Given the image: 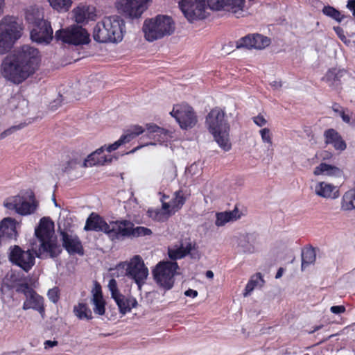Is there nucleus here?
Listing matches in <instances>:
<instances>
[{
	"label": "nucleus",
	"instance_id": "864d4df0",
	"mask_svg": "<svg viewBox=\"0 0 355 355\" xmlns=\"http://www.w3.org/2000/svg\"><path fill=\"white\" fill-rule=\"evenodd\" d=\"M347 8L352 12V15L355 17V0H349Z\"/></svg>",
	"mask_w": 355,
	"mask_h": 355
},
{
	"label": "nucleus",
	"instance_id": "6e6552de",
	"mask_svg": "<svg viewBox=\"0 0 355 355\" xmlns=\"http://www.w3.org/2000/svg\"><path fill=\"white\" fill-rule=\"evenodd\" d=\"M178 268L175 261L159 262L153 271L154 279L161 287L170 290L174 285V276Z\"/></svg>",
	"mask_w": 355,
	"mask_h": 355
},
{
	"label": "nucleus",
	"instance_id": "c03bdc74",
	"mask_svg": "<svg viewBox=\"0 0 355 355\" xmlns=\"http://www.w3.org/2000/svg\"><path fill=\"white\" fill-rule=\"evenodd\" d=\"M80 165L82 166L81 161L79 158H72L66 162L62 168V171L66 173H70Z\"/></svg>",
	"mask_w": 355,
	"mask_h": 355
},
{
	"label": "nucleus",
	"instance_id": "a211bd4d",
	"mask_svg": "<svg viewBox=\"0 0 355 355\" xmlns=\"http://www.w3.org/2000/svg\"><path fill=\"white\" fill-rule=\"evenodd\" d=\"M108 287L111 292L112 297L114 300L119 306L120 313L125 314L130 312L132 308L137 306V301L133 297L125 298L119 291L116 281L111 279L108 283Z\"/></svg>",
	"mask_w": 355,
	"mask_h": 355
},
{
	"label": "nucleus",
	"instance_id": "4c0bfd02",
	"mask_svg": "<svg viewBox=\"0 0 355 355\" xmlns=\"http://www.w3.org/2000/svg\"><path fill=\"white\" fill-rule=\"evenodd\" d=\"M50 6L59 12H67L72 5V0H47Z\"/></svg>",
	"mask_w": 355,
	"mask_h": 355
},
{
	"label": "nucleus",
	"instance_id": "58836bf2",
	"mask_svg": "<svg viewBox=\"0 0 355 355\" xmlns=\"http://www.w3.org/2000/svg\"><path fill=\"white\" fill-rule=\"evenodd\" d=\"M146 129L139 125H134L126 131L125 135H123V139L126 143L130 142L137 136L143 134Z\"/></svg>",
	"mask_w": 355,
	"mask_h": 355
},
{
	"label": "nucleus",
	"instance_id": "09e8293b",
	"mask_svg": "<svg viewBox=\"0 0 355 355\" xmlns=\"http://www.w3.org/2000/svg\"><path fill=\"white\" fill-rule=\"evenodd\" d=\"M126 144L125 141L123 139L122 135L114 143L112 144H110L107 146H105V150H106L107 152H112L118 149L121 145Z\"/></svg>",
	"mask_w": 355,
	"mask_h": 355
},
{
	"label": "nucleus",
	"instance_id": "6ab92c4d",
	"mask_svg": "<svg viewBox=\"0 0 355 355\" xmlns=\"http://www.w3.org/2000/svg\"><path fill=\"white\" fill-rule=\"evenodd\" d=\"M270 44V39L259 33L248 34L235 42L236 49H263Z\"/></svg>",
	"mask_w": 355,
	"mask_h": 355
},
{
	"label": "nucleus",
	"instance_id": "393cba45",
	"mask_svg": "<svg viewBox=\"0 0 355 355\" xmlns=\"http://www.w3.org/2000/svg\"><path fill=\"white\" fill-rule=\"evenodd\" d=\"M84 230L106 234L108 231V223L99 214L92 212L86 220Z\"/></svg>",
	"mask_w": 355,
	"mask_h": 355
},
{
	"label": "nucleus",
	"instance_id": "de8ad7c7",
	"mask_svg": "<svg viewBox=\"0 0 355 355\" xmlns=\"http://www.w3.org/2000/svg\"><path fill=\"white\" fill-rule=\"evenodd\" d=\"M126 144L125 141L123 139L122 135L114 143L112 144H110L107 146H105V150H106L107 152H112L118 149L121 145Z\"/></svg>",
	"mask_w": 355,
	"mask_h": 355
},
{
	"label": "nucleus",
	"instance_id": "37998d69",
	"mask_svg": "<svg viewBox=\"0 0 355 355\" xmlns=\"http://www.w3.org/2000/svg\"><path fill=\"white\" fill-rule=\"evenodd\" d=\"M152 233L153 232L148 227L143 226L134 227V226H131L130 236L140 237L144 236H150L152 234Z\"/></svg>",
	"mask_w": 355,
	"mask_h": 355
},
{
	"label": "nucleus",
	"instance_id": "052dcab7",
	"mask_svg": "<svg viewBox=\"0 0 355 355\" xmlns=\"http://www.w3.org/2000/svg\"><path fill=\"white\" fill-rule=\"evenodd\" d=\"M340 108H341L340 105L337 103H334L333 105H332V110L334 112H336V113H339L340 114V112L341 111L340 110Z\"/></svg>",
	"mask_w": 355,
	"mask_h": 355
},
{
	"label": "nucleus",
	"instance_id": "7c9ffc66",
	"mask_svg": "<svg viewBox=\"0 0 355 355\" xmlns=\"http://www.w3.org/2000/svg\"><path fill=\"white\" fill-rule=\"evenodd\" d=\"M94 305V311L96 314L103 315L105 313V301L103 299L101 286L97 282L96 283L93 297L92 299Z\"/></svg>",
	"mask_w": 355,
	"mask_h": 355
},
{
	"label": "nucleus",
	"instance_id": "412c9836",
	"mask_svg": "<svg viewBox=\"0 0 355 355\" xmlns=\"http://www.w3.org/2000/svg\"><path fill=\"white\" fill-rule=\"evenodd\" d=\"M17 235L15 219L5 218L0 222V246L12 239L16 240Z\"/></svg>",
	"mask_w": 355,
	"mask_h": 355
},
{
	"label": "nucleus",
	"instance_id": "f704fd0d",
	"mask_svg": "<svg viewBox=\"0 0 355 355\" xmlns=\"http://www.w3.org/2000/svg\"><path fill=\"white\" fill-rule=\"evenodd\" d=\"M345 73V71L343 69L331 68L327 71L322 80L331 87L338 86L340 84L341 78L344 76Z\"/></svg>",
	"mask_w": 355,
	"mask_h": 355
},
{
	"label": "nucleus",
	"instance_id": "ddd939ff",
	"mask_svg": "<svg viewBox=\"0 0 355 355\" xmlns=\"http://www.w3.org/2000/svg\"><path fill=\"white\" fill-rule=\"evenodd\" d=\"M146 133L141 138V139H147L143 144L130 150V153H133L144 146L149 145H156L167 142L170 135L169 132L154 123H147L146 125Z\"/></svg>",
	"mask_w": 355,
	"mask_h": 355
},
{
	"label": "nucleus",
	"instance_id": "5701e85b",
	"mask_svg": "<svg viewBox=\"0 0 355 355\" xmlns=\"http://www.w3.org/2000/svg\"><path fill=\"white\" fill-rule=\"evenodd\" d=\"M105 148V145L87 155L82 163V167L87 168L94 166H103L111 163L112 161V157L103 155Z\"/></svg>",
	"mask_w": 355,
	"mask_h": 355
},
{
	"label": "nucleus",
	"instance_id": "bf43d9fd",
	"mask_svg": "<svg viewBox=\"0 0 355 355\" xmlns=\"http://www.w3.org/2000/svg\"><path fill=\"white\" fill-rule=\"evenodd\" d=\"M17 128H18L17 127L14 126V127H12V128H10V129H8V130H5L4 132H3L1 134L0 137H1V139L4 138L5 137H6V136H8V135H10V134L12 132V130H16V129H17Z\"/></svg>",
	"mask_w": 355,
	"mask_h": 355
},
{
	"label": "nucleus",
	"instance_id": "423d86ee",
	"mask_svg": "<svg viewBox=\"0 0 355 355\" xmlns=\"http://www.w3.org/2000/svg\"><path fill=\"white\" fill-rule=\"evenodd\" d=\"M26 18L33 27L31 31V38L37 43H49L53 39V31L51 23L42 17H34L32 14L27 13Z\"/></svg>",
	"mask_w": 355,
	"mask_h": 355
},
{
	"label": "nucleus",
	"instance_id": "cd10ccee",
	"mask_svg": "<svg viewBox=\"0 0 355 355\" xmlns=\"http://www.w3.org/2000/svg\"><path fill=\"white\" fill-rule=\"evenodd\" d=\"M197 248L198 247L195 242H189L185 246L182 244L176 249H169L168 254L170 259L174 261L182 259L189 254L191 258H196L195 254L192 251L197 250Z\"/></svg>",
	"mask_w": 355,
	"mask_h": 355
},
{
	"label": "nucleus",
	"instance_id": "8fccbe9b",
	"mask_svg": "<svg viewBox=\"0 0 355 355\" xmlns=\"http://www.w3.org/2000/svg\"><path fill=\"white\" fill-rule=\"evenodd\" d=\"M253 122L259 127H263L267 123L266 119L261 114H259L252 118Z\"/></svg>",
	"mask_w": 355,
	"mask_h": 355
},
{
	"label": "nucleus",
	"instance_id": "680f3d73",
	"mask_svg": "<svg viewBox=\"0 0 355 355\" xmlns=\"http://www.w3.org/2000/svg\"><path fill=\"white\" fill-rule=\"evenodd\" d=\"M283 272H284V269L282 268H279V270H277V272L276 273L275 277L277 279L280 278L282 276Z\"/></svg>",
	"mask_w": 355,
	"mask_h": 355
},
{
	"label": "nucleus",
	"instance_id": "aec40b11",
	"mask_svg": "<svg viewBox=\"0 0 355 355\" xmlns=\"http://www.w3.org/2000/svg\"><path fill=\"white\" fill-rule=\"evenodd\" d=\"M131 226L134 224L128 220L111 221L106 234L112 240L130 237Z\"/></svg>",
	"mask_w": 355,
	"mask_h": 355
},
{
	"label": "nucleus",
	"instance_id": "a878e982",
	"mask_svg": "<svg viewBox=\"0 0 355 355\" xmlns=\"http://www.w3.org/2000/svg\"><path fill=\"white\" fill-rule=\"evenodd\" d=\"M324 137L325 144L332 145L336 150L343 151L347 148V144L341 135L334 128L326 130Z\"/></svg>",
	"mask_w": 355,
	"mask_h": 355
},
{
	"label": "nucleus",
	"instance_id": "e433bc0d",
	"mask_svg": "<svg viewBox=\"0 0 355 355\" xmlns=\"http://www.w3.org/2000/svg\"><path fill=\"white\" fill-rule=\"evenodd\" d=\"M316 259V254L314 248L312 247L305 248L302 252V268L304 269L306 266L315 262Z\"/></svg>",
	"mask_w": 355,
	"mask_h": 355
},
{
	"label": "nucleus",
	"instance_id": "c9c22d12",
	"mask_svg": "<svg viewBox=\"0 0 355 355\" xmlns=\"http://www.w3.org/2000/svg\"><path fill=\"white\" fill-rule=\"evenodd\" d=\"M73 313L79 320H89L93 318L92 312L88 305L83 302H79L73 307Z\"/></svg>",
	"mask_w": 355,
	"mask_h": 355
},
{
	"label": "nucleus",
	"instance_id": "9d476101",
	"mask_svg": "<svg viewBox=\"0 0 355 355\" xmlns=\"http://www.w3.org/2000/svg\"><path fill=\"white\" fill-rule=\"evenodd\" d=\"M57 40L73 45L87 44L90 42L89 34L80 26L73 25L55 32Z\"/></svg>",
	"mask_w": 355,
	"mask_h": 355
},
{
	"label": "nucleus",
	"instance_id": "a19ab883",
	"mask_svg": "<svg viewBox=\"0 0 355 355\" xmlns=\"http://www.w3.org/2000/svg\"><path fill=\"white\" fill-rule=\"evenodd\" d=\"M259 281L264 282L261 274L258 272L255 275L252 276L248 282L245 288L243 296L247 297L249 295L250 293L254 290V288L257 286Z\"/></svg>",
	"mask_w": 355,
	"mask_h": 355
},
{
	"label": "nucleus",
	"instance_id": "5fc2aeb1",
	"mask_svg": "<svg viewBox=\"0 0 355 355\" xmlns=\"http://www.w3.org/2000/svg\"><path fill=\"white\" fill-rule=\"evenodd\" d=\"M198 291L193 289H188L184 292V295L187 297L194 298L198 296Z\"/></svg>",
	"mask_w": 355,
	"mask_h": 355
},
{
	"label": "nucleus",
	"instance_id": "0eeeda50",
	"mask_svg": "<svg viewBox=\"0 0 355 355\" xmlns=\"http://www.w3.org/2000/svg\"><path fill=\"white\" fill-rule=\"evenodd\" d=\"M18 293H22L26 297L23 303V309H33L41 315L42 318L45 315L44 299L28 283L18 284L15 287Z\"/></svg>",
	"mask_w": 355,
	"mask_h": 355
},
{
	"label": "nucleus",
	"instance_id": "c85d7f7f",
	"mask_svg": "<svg viewBox=\"0 0 355 355\" xmlns=\"http://www.w3.org/2000/svg\"><path fill=\"white\" fill-rule=\"evenodd\" d=\"M315 192L324 198L335 199L339 196L338 187L326 182H318L315 187Z\"/></svg>",
	"mask_w": 355,
	"mask_h": 355
},
{
	"label": "nucleus",
	"instance_id": "473e14b6",
	"mask_svg": "<svg viewBox=\"0 0 355 355\" xmlns=\"http://www.w3.org/2000/svg\"><path fill=\"white\" fill-rule=\"evenodd\" d=\"M241 216L238 207L235 206L232 211L216 213L215 224L218 227L223 226L228 222L239 219Z\"/></svg>",
	"mask_w": 355,
	"mask_h": 355
},
{
	"label": "nucleus",
	"instance_id": "e2e57ef3",
	"mask_svg": "<svg viewBox=\"0 0 355 355\" xmlns=\"http://www.w3.org/2000/svg\"><path fill=\"white\" fill-rule=\"evenodd\" d=\"M4 6H5V1L4 0H0V16L3 12Z\"/></svg>",
	"mask_w": 355,
	"mask_h": 355
},
{
	"label": "nucleus",
	"instance_id": "f8f14e48",
	"mask_svg": "<svg viewBox=\"0 0 355 355\" xmlns=\"http://www.w3.org/2000/svg\"><path fill=\"white\" fill-rule=\"evenodd\" d=\"M151 0H116L117 9L126 17L131 19H139L148 8V3Z\"/></svg>",
	"mask_w": 355,
	"mask_h": 355
},
{
	"label": "nucleus",
	"instance_id": "72a5a7b5",
	"mask_svg": "<svg viewBox=\"0 0 355 355\" xmlns=\"http://www.w3.org/2000/svg\"><path fill=\"white\" fill-rule=\"evenodd\" d=\"M313 174L317 176L325 175L327 176L341 177L343 172L337 166L322 162L314 168Z\"/></svg>",
	"mask_w": 355,
	"mask_h": 355
},
{
	"label": "nucleus",
	"instance_id": "49530a36",
	"mask_svg": "<svg viewBox=\"0 0 355 355\" xmlns=\"http://www.w3.org/2000/svg\"><path fill=\"white\" fill-rule=\"evenodd\" d=\"M48 298L51 302L55 304L60 300V290L58 287H54L48 291L47 293Z\"/></svg>",
	"mask_w": 355,
	"mask_h": 355
},
{
	"label": "nucleus",
	"instance_id": "1a4fd4ad",
	"mask_svg": "<svg viewBox=\"0 0 355 355\" xmlns=\"http://www.w3.org/2000/svg\"><path fill=\"white\" fill-rule=\"evenodd\" d=\"M170 114L182 130L191 129L198 123V116L193 107L187 103L175 104Z\"/></svg>",
	"mask_w": 355,
	"mask_h": 355
},
{
	"label": "nucleus",
	"instance_id": "69168bd1",
	"mask_svg": "<svg viewBox=\"0 0 355 355\" xmlns=\"http://www.w3.org/2000/svg\"><path fill=\"white\" fill-rule=\"evenodd\" d=\"M336 32L339 35V31H343V30L340 27L334 28Z\"/></svg>",
	"mask_w": 355,
	"mask_h": 355
},
{
	"label": "nucleus",
	"instance_id": "39448f33",
	"mask_svg": "<svg viewBox=\"0 0 355 355\" xmlns=\"http://www.w3.org/2000/svg\"><path fill=\"white\" fill-rule=\"evenodd\" d=\"M175 29V24L172 17L163 15L146 19L143 26L145 38L148 42L171 35Z\"/></svg>",
	"mask_w": 355,
	"mask_h": 355
},
{
	"label": "nucleus",
	"instance_id": "f257e3e1",
	"mask_svg": "<svg viewBox=\"0 0 355 355\" xmlns=\"http://www.w3.org/2000/svg\"><path fill=\"white\" fill-rule=\"evenodd\" d=\"M40 63L39 50L30 45H23L3 58L0 71L6 80L19 85L36 73Z\"/></svg>",
	"mask_w": 355,
	"mask_h": 355
},
{
	"label": "nucleus",
	"instance_id": "4be33fe9",
	"mask_svg": "<svg viewBox=\"0 0 355 355\" xmlns=\"http://www.w3.org/2000/svg\"><path fill=\"white\" fill-rule=\"evenodd\" d=\"M63 248L69 254H84V248L78 236L69 235L67 232H61Z\"/></svg>",
	"mask_w": 355,
	"mask_h": 355
},
{
	"label": "nucleus",
	"instance_id": "4468645a",
	"mask_svg": "<svg viewBox=\"0 0 355 355\" xmlns=\"http://www.w3.org/2000/svg\"><path fill=\"white\" fill-rule=\"evenodd\" d=\"M179 6L186 18L190 21L206 17L205 0H181Z\"/></svg>",
	"mask_w": 355,
	"mask_h": 355
},
{
	"label": "nucleus",
	"instance_id": "b1692460",
	"mask_svg": "<svg viewBox=\"0 0 355 355\" xmlns=\"http://www.w3.org/2000/svg\"><path fill=\"white\" fill-rule=\"evenodd\" d=\"M189 196L190 193L182 189L176 191L169 203L162 202V209L167 214L176 212L182 207Z\"/></svg>",
	"mask_w": 355,
	"mask_h": 355
},
{
	"label": "nucleus",
	"instance_id": "7ed1b4c3",
	"mask_svg": "<svg viewBox=\"0 0 355 355\" xmlns=\"http://www.w3.org/2000/svg\"><path fill=\"white\" fill-rule=\"evenodd\" d=\"M124 22L118 16L105 17L94 28L93 37L98 42H118L123 39Z\"/></svg>",
	"mask_w": 355,
	"mask_h": 355
},
{
	"label": "nucleus",
	"instance_id": "603ef678",
	"mask_svg": "<svg viewBox=\"0 0 355 355\" xmlns=\"http://www.w3.org/2000/svg\"><path fill=\"white\" fill-rule=\"evenodd\" d=\"M171 172V175L169 176L170 178L173 179L177 176V168L175 165L171 164L166 167L164 173H168Z\"/></svg>",
	"mask_w": 355,
	"mask_h": 355
},
{
	"label": "nucleus",
	"instance_id": "a18cd8bd",
	"mask_svg": "<svg viewBox=\"0 0 355 355\" xmlns=\"http://www.w3.org/2000/svg\"><path fill=\"white\" fill-rule=\"evenodd\" d=\"M259 134L263 143L272 145V134L269 128H262L261 130H259Z\"/></svg>",
	"mask_w": 355,
	"mask_h": 355
},
{
	"label": "nucleus",
	"instance_id": "dca6fc26",
	"mask_svg": "<svg viewBox=\"0 0 355 355\" xmlns=\"http://www.w3.org/2000/svg\"><path fill=\"white\" fill-rule=\"evenodd\" d=\"M9 260L26 272H28L35 262L34 254L30 250H23L19 245L10 248Z\"/></svg>",
	"mask_w": 355,
	"mask_h": 355
},
{
	"label": "nucleus",
	"instance_id": "3c124183",
	"mask_svg": "<svg viewBox=\"0 0 355 355\" xmlns=\"http://www.w3.org/2000/svg\"><path fill=\"white\" fill-rule=\"evenodd\" d=\"M330 311L331 313H333L334 314H340V313H343L345 312L346 308L343 305H336V306H332L330 308Z\"/></svg>",
	"mask_w": 355,
	"mask_h": 355
},
{
	"label": "nucleus",
	"instance_id": "2eb2a0df",
	"mask_svg": "<svg viewBox=\"0 0 355 355\" xmlns=\"http://www.w3.org/2000/svg\"><path fill=\"white\" fill-rule=\"evenodd\" d=\"M207 6L212 10H225L236 17L243 16L245 0H207Z\"/></svg>",
	"mask_w": 355,
	"mask_h": 355
},
{
	"label": "nucleus",
	"instance_id": "4d7b16f0",
	"mask_svg": "<svg viewBox=\"0 0 355 355\" xmlns=\"http://www.w3.org/2000/svg\"><path fill=\"white\" fill-rule=\"evenodd\" d=\"M320 157L322 160L329 159L332 157V154L330 152H328L327 150H324L321 153Z\"/></svg>",
	"mask_w": 355,
	"mask_h": 355
},
{
	"label": "nucleus",
	"instance_id": "bb28decb",
	"mask_svg": "<svg viewBox=\"0 0 355 355\" xmlns=\"http://www.w3.org/2000/svg\"><path fill=\"white\" fill-rule=\"evenodd\" d=\"M73 17L78 24L84 23L88 20H93L96 17L95 8L80 4L73 10Z\"/></svg>",
	"mask_w": 355,
	"mask_h": 355
},
{
	"label": "nucleus",
	"instance_id": "9b49d317",
	"mask_svg": "<svg viewBox=\"0 0 355 355\" xmlns=\"http://www.w3.org/2000/svg\"><path fill=\"white\" fill-rule=\"evenodd\" d=\"M120 266L125 269V276L134 280L141 289L148 275V269L142 258L139 255H135L129 262L123 263Z\"/></svg>",
	"mask_w": 355,
	"mask_h": 355
},
{
	"label": "nucleus",
	"instance_id": "f3484780",
	"mask_svg": "<svg viewBox=\"0 0 355 355\" xmlns=\"http://www.w3.org/2000/svg\"><path fill=\"white\" fill-rule=\"evenodd\" d=\"M3 205L7 209L14 211L21 216L33 214L37 207L36 204L28 202L24 196L19 195L6 198Z\"/></svg>",
	"mask_w": 355,
	"mask_h": 355
},
{
	"label": "nucleus",
	"instance_id": "0e129e2a",
	"mask_svg": "<svg viewBox=\"0 0 355 355\" xmlns=\"http://www.w3.org/2000/svg\"><path fill=\"white\" fill-rule=\"evenodd\" d=\"M206 277H207V278H210V279L213 278V277H214V273H213V272H212L211 270H207V271L206 272Z\"/></svg>",
	"mask_w": 355,
	"mask_h": 355
},
{
	"label": "nucleus",
	"instance_id": "13d9d810",
	"mask_svg": "<svg viewBox=\"0 0 355 355\" xmlns=\"http://www.w3.org/2000/svg\"><path fill=\"white\" fill-rule=\"evenodd\" d=\"M58 345V341L55 340H46L44 342L45 348L53 347Z\"/></svg>",
	"mask_w": 355,
	"mask_h": 355
},
{
	"label": "nucleus",
	"instance_id": "338daca9",
	"mask_svg": "<svg viewBox=\"0 0 355 355\" xmlns=\"http://www.w3.org/2000/svg\"><path fill=\"white\" fill-rule=\"evenodd\" d=\"M320 328V327H317L315 329V331L318 330Z\"/></svg>",
	"mask_w": 355,
	"mask_h": 355
},
{
	"label": "nucleus",
	"instance_id": "6e6d98bb",
	"mask_svg": "<svg viewBox=\"0 0 355 355\" xmlns=\"http://www.w3.org/2000/svg\"><path fill=\"white\" fill-rule=\"evenodd\" d=\"M339 114L344 122L347 123H350L351 117L349 116V115L346 114L343 110H341Z\"/></svg>",
	"mask_w": 355,
	"mask_h": 355
},
{
	"label": "nucleus",
	"instance_id": "ea45409f",
	"mask_svg": "<svg viewBox=\"0 0 355 355\" xmlns=\"http://www.w3.org/2000/svg\"><path fill=\"white\" fill-rule=\"evenodd\" d=\"M351 190L346 191L341 200V209L343 211H351L355 209V202Z\"/></svg>",
	"mask_w": 355,
	"mask_h": 355
},
{
	"label": "nucleus",
	"instance_id": "2f4dec72",
	"mask_svg": "<svg viewBox=\"0 0 355 355\" xmlns=\"http://www.w3.org/2000/svg\"><path fill=\"white\" fill-rule=\"evenodd\" d=\"M40 242V250L44 252H46L51 258L58 257L62 251L60 246L58 244V241L55 238L51 237L49 239H44Z\"/></svg>",
	"mask_w": 355,
	"mask_h": 355
},
{
	"label": "nucleus",
	"instance_id": "20e7f679",
	"mask_svg": "<svg viewBox=\"0 0 355 355\" xmlns=\"http://www.w3.org/2000/svg\"><path fill=\"white\" fill-rule=\"evenodd\" d=\"M22 31V24L15 16L6 15L0 20V55L10 51Z\"/></svg>",
	"mask_w": 355,
	"mask_h": 355
},
{
	"label": "nucleus",
	"instance_id": "f03ea898",
	"mask_svg": "<svg viewBox=\"0 0 355 355\" xmlns=\"http://www.w3.org/2000/svg\"><path fill=\"white\" fill-rule=\"evenodd\" d=\"M205 125L220 148L224 151H229L232 148L230 125L225 108H212L205 117Z\"/></svg>",
	"mask_w": 355,
	"mask_h": 355
},
{
	"label": "nucleus",
	"instance_id": "79ce46f5",
	"mask_svg": "<svg viewBox=\"0 0 355 355\" xmlns=\"http://www.w3.org/2000/svg\"><path fill=\"white\" fill-rule=\"evenodd\" d=\"M322 12L324 15L331 17L338 22H340L344 18L343 15H341L340 11L330 6H324Z\"/></svg>",
	"mask_w": 355,
	"mask_h": 355
},
{
	"label": "nucleus",
	"instance_id": "c756f323",
	"mask_svg": "<svg viewBox=\"0 0 355 355\" xmlns=\"http://www.w3.org/2000/svg\"><path fill=\"white\" fill-rule=\"evenodd\" d=\"M53 221L49 218L43 217L40 219L39 225L35 230V234L39 241H41L53 237Z\"/></svg>",
	"mask_w": 355,
	"mask_h": 355
}]
</instances>
